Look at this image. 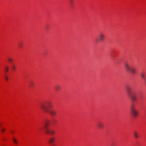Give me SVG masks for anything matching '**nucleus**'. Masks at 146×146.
Returning a JSON list of instances; mask_svg holds the SVG:
<instances>
[{"label": "nucleus", "mask_w": 146, "mask_h": 146, "mask_svg": "<svg viewBox=\"0 0 146 146\" xmlns=\"http://www.w3.org/2000/svg\"><path fill=\"white\" fill-rule=\"evenodd\" d=\"M46 132L47 134H49L50 132V129L49 128H47V129H44Z\"/></svg>", "instance_id": "nucleus-14"}, {"label": "nucleus", "mask_w": 146, "mask_h": 146, "mask_svg": "<svg viewBox=\"0 0 146 146\" xmlns=\"http://www.w3.org/2000/svg\"><path fill=\"white\" fill-rule=\"evenodd\" d=\"M97 125V127L99 129H101L104 127V125L103 123L101 122L98 123Z\"/></svg>", "instance_id": "nucleus-8"}, {"label": "nucleus", "mask_w": 146, "mask_h": 146, "mask_svg": "<svg viewBox=\"0 0 146 146\" xmlns=\"http://www.w3.org/2000/svg\"><path fill=\"white\" fill-rule=\"evenodd\" d=\"M30 83L31 85V86H34V84L33 83V82H30Z\"/></svg>", "instance_id": "nucleus-19"}, {"label": "nucleus", "mask_w": 146, "mask_h": 146, "mask_svg": "<svg viewBox=\"0 0 146 146\" xmlns=\"http://www.w3.org/2000/svg\"><path fill=\"white\" fill-rule=\"evenodd\" d=\"M55 133V131L53 130H50V133L51 135H53Z\"/></svg>", "instance_id": "nucleus-15"}, {"label": "nucleus", "mask_w": 146, "mask_h": 146, "mask_svg": "<svg viewBox=\"0 0 146 146\" xmlns=\"http://www.w3.org/2000/svg\"><path fill=\"white\" fill-rule=\"evenodd\" d=\"M5 78L6 81H8V77L6 75L5 76Z\"/></svg>", "instance_id": "nucleus-20"}, {"label": "nucleus", "mask_w": 146, "mask_h": 146, "mask_svg": "<svg viewBox=\"0 0 146 146\" xmlns=\"http://www.w3.org/2000/svg\"><path fill=\"white\" fill-rule=\"evenodd\" d=\"M144 79L145 80V81H146V78H145V79Z\"/></svg>", "instance_id": "nucleus-25"}, {"label": "nucleus", "mask_w": 146, "mask_h": 146, "mask_svg": "<svg viewBox=\"0 0 146 146\" xmlns=\"http://www.w3.org/2000/svg\"><path fill=\"white\" fill-rule=\"evenodd\" d=\"M55 140L54 138H51L49 141V143L51 144L52 145V143L54 142Z\"/></svg>", "instance_id": "nucleus-12"}, {"label": "nucleus", "mask_w": 146, "mask_h": 146, "mask_svg": "<svg viewBox=\"0 0 146 146\" xmlns=\"http://www.w3.org/2000/svg\"><path fill=\"white\" fill-rule=\"evenodd\" d=\"M143 98V96L142 94H140L139 96V98L140 99H142Z\"/></svg>", "instance_id": "nucleus-22"}, {"label": "nucleus", "mask_w": 146, "mask_h": 146, "mask_svg": "<svg viewBox=\"0 0 146 146\" xmlns=\"http://www.w3.org/2000/svg\"><path fill=\"white\" fill-rule=\"evenodd\" d=\"M133 135L135 139H137L138 138L139 135L138 133L136 131H134L133 133Z\"/></svg>", "instance_id": "nucleus-9"}, {"label": "nucleus", "mask_w": 146, "mask_h": 146, "mask_svg": "<svg viewBox=\"0 0 146 146\" xmlns=\"http://www.w3.org/2000/svg\"><path fill=\"white\" fill-rule=\"evenodd\" d=\"M12 68L14 70H16V67L14 65H13Z\"/></svg>", "instance_id": "nucleus-18"}, {"label": "nucleus", "mask_w": 146, "mask_h": 146, "mask_svg": "<svg viewBox=\"0 0 146 146\" xmlns=\"http://www.w3.org/2000/svg\"><path fill=\"white\" fill-rule=\"evenodd\" d=\"M13 141L16 144L17 143V141L15 139H13Z\"/></svg>", "instance_id": "nucleus-21"}, {"label": "nucleus", "mask_w": 146, "mask_h": 146, "mask_svg": "<svg viewBox=\"0 0 146 146\" xmlns=\"http://www.w3.org/2000/svg\"><path fill=\"white\" fill-rule=\"evenodd\" d=\"M1 126V125H0V126Z\"/></svg>", "instance_id": "nucleus-26"}, {"label": "nucleus", "mask_w": 146, "mask_h": 146, "mask_svg": "<svg viewBox=\"0 0 146 146\" xmlns=\"http://www.w3.org/2000/svg\"><path fill=\"white\" fill-rule=\"evenodd\" d=\"M40 106L45 112H49L50 115L52 117H53L56 116L57 113L56 110L54 109L49 110L50 108H52L53 107L52 104L51 102L49 101L42 103L41 104Z\"/></svg>", "instance_id": "nucleus-1"}, {"label": "nucleus", "mask_w": 146, "mask_h": 146, "mask_svg": "<svg viewBox=\"0 0 146 146\" xmlns=\"http://www.w3.org/2000/svg\"><path fill=\"white\" fill-rule=\"evenodd\" d=\"M55 90L56 91H58L60 90L61 89V88L60 86L57 85L55 87Z\"/></svg>", "instance_id": "nucleus-10"}, {"label": "nucleus", "mask_w": 146, "mask_h": 146, "mask_svg": "<svg viewBox=\"0 0 146 146\" xmlns=\"http://www.w3.org/2000/svg\"><path fill=\"white\" fill-rule=\"evenodd\" d=\"M105 37V35L103 33H101L100 34L99 36V39H96L95 40V42L96 44L98 43L99 41L102 42L104 39Z\"/></svg>", "instance_id": "nucleus-4"}, {"label": "nucleus", "mask_w": 146, "mask_h": 146, "mask_svg": "<svg viewBox=\"0 0 146 146\" xmlns=\"http://www.w3.org/2000/svg\"><path fill=\"white\" fill-rule=\"evenodd\" d=\"M130 96L131 100L133 102H134L136 98V95L135 94H133L131 95Z\"/></svg>", "instance_id": "nucleus-7"}, {"label": "nucleus", "mask_w": 146, "mask_h": 146, "mask_svg": "<svg viewBox=\"0 0 146 146\" xmlns=\"http://www.w3.org/2000/svg\"><path fill=\"white\" fill-rule=\"evenodd\" d=\"M125 67L127 71L130 72L132 74H134L137 72L134 66H130L127 63L125 64Z\"/></svg>", "instance_id": "nucleus-2"}, {"label": "nucleus", "mask_w": 146, "mask_h": 146, "mask_svg": "<svg viewBox=\"0 0 146 146\" xmlns=\"http://www.w3.org/2000/svg\"><path fill=\"white\" fill-rule=\"evenodd\" d=\"M130 111L131 115L134 118L137 117L138 114V111L135 109L134 105H132L130 107Z\"/></svg>", "instance_id": "nucleus-3"}, {"label": "nucleus", "mask_w": 146, "mask_h": 146, "mask_svg": "<svg viewBox=\"0 0 146 146\" xmlns=\"http://www.w3.org/2000/svg\"><path fill=\"white\" fill-rule=\"evenodd\" d=\"M5 130V129H1V131L2 132H3Z\"/></svg>", "instance_id": "nucleus-24"}, {"label": "nucleus", "mask_w": 146, "mask_h": 146, "mask_svg": "<svg viewBox=\"0 0 146 146\" xmlns=\"http://www.w3.org/2000/svg\"><path fill=\"white\" fill-rule=\"evenodd\" d=\"M19 45L20 47H21L23 45V44L22 43H20L19 44Z\"/></svg>", "instance_id": "nucleus-23"}, {"label": "nucleus", "mask_w": 146, "mask_h": 146, "mask_svg": "<svg viewBox=\"0 0 146 146\" xmlns=\"http://www.w3.org/2000/svg\"><path fill=\"white\" fill-rule=\"evenodd\" d=\"M4 69H5V71L6 72H8L9 70V68L8 66H5Z\"/></svg>", "instance_id": "nucleus-13"}, {"label": "nucleus", "mask_w": 146, "mask_h": 146, "mask_svg": "<svg viewBox=\"0 0 146 146\" xmlns=\"http://www.w3.org/2000/svg\"><path fill=\"white\" fill-rule=\"evenodd\" d=\"M69 3L71 5L73 3V1L72 0H69Z\"/></svg>", "instance_id": "nucleus-17"}, {"label": "nucleus", "mask_w": 146, "mask_h": 146, "mask_svg": "<svg viewBox=\"0 0 146 146\" xmlns=\"http://www.w3.org/2000/svg\"><path fill=\"white\" fill-rule=\"evenodd\" d=\"M8 60L9 62H13V60L12 58H8Z\"/></svg>", "instance_id": "nucleus-16"}, {"label": "nucleus", "mask_w": 146, "mask_h": 146, "mask_svg": "<svg viewBox=\"0 0 146 146\" xmlns=\"http://www.w3.org/2000/svg\"><path fill=\"white\" fill-rule=\"evenodd\" d=\"M140 76L143 79L145 78V73L143 72H141L140 74Z\"/></svg>", "instance_id": "nucleus-11"}, {"label": "nucleus", "mask_w": 146, "mask_h": 146, "mask_svg": "<svg viewBox=\"0 0 146 146\" xmlns=\"http://www.w3.org/2000/svg\"><path fill=\"white\" fill-rule=\"evenodd\" d=\"M50 124V121L48 120H46L44 124V129L49 128L48 126Z\"/></svg>", "instance_id": "nucleus-5"}, {"label": "nucleus", "mask_w": 146, "mask_h": 146, "mask_svg": "<svg viewBox=\"0 0 146 146\" xmlns=\"http://www.w3.org/2000/svg\"><path fill=\"white\" fill-rule=\"evenodd\" d=\"M126 90L129 96H130L132 92L131 88L130 86H127Z\"/></svg>", "instance_id": "nucleus-6"}]
</instances>
